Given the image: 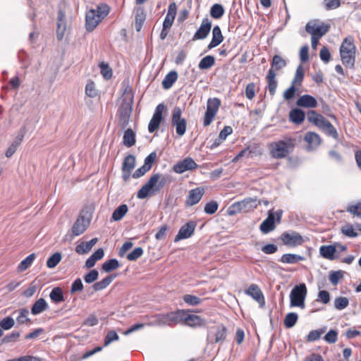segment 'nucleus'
I'll return each instance as SVG.
<instances>
[{"label": "nucleus", "mask_w": 361, "mask_h": 361, "mask_svg": "<svg viewBox=\"0 0 361 361\" xmlns=\"http://www.w3.org/2000/svg\"><path fill=\"white\" fill-rule=\"evenodd\" d=\"M98 271L96 269H92L84 276V280L87 283H92L98 279Z\"/></svg>", "instance_id": "obj_59"}, {"label": "nucleus", "mask_w": 361, "mask_h": 361, "mask_svg": "<svg viewBox=\"0 0 361 361\" xmlns=\"http://www.w3.org/2000/svg\"><path fill=\"white\" fill-rule=\"evenodd\" d=\"M219 204L216 201H211L204 206V211L206 214H213L218 209Z\"/></svg>", "instance_id": "obj_56"}, {"label": "nucleus", "mask_w": 361, "mask_h": 361, "mask_svg": "<svg viewBox=\"0 0 361 361\" xmlns=\"http://www.w3.org/2000/svg\"><path fill=\"white\" fill-rule=\"evenodd\" d=\"M15 325L14 319L11 317H6L0 321V326L4 330H9Z\"/></svg>", "instance_id": "obj_52"}, {"label": "nucleus", "mask_w": 361, "mask_h": 361, "mask_svg": "<svg viewBox=\"0 0 361 361\" xmlns=\"http://www.w3.org/2000/svg\"><path fill=\"white\" fill-rule=\"evenodd\" d=\"M92 247L90 246L87 242H82L80 244L76 246L75 252L79 255H84L90 251Z\"/></svg>", "instance_id": "obj_58"}, {"label": "nucleus", "mask_w": 361, "mask_h": 361, "mask_svg": "<svg viewBox=\"0 0 361 361\" xmlns=\"http://www.w3.org/2000/svg\"><path fill=\"white\" fill-rule=\"evenodd\" d=\"M304 140L308 144V148L310 149L316 148L321 143V138L319 135L314 132L307 133Z\"/></svg>", "instance_id": "obj_29"}, {"label": "nucleus", "mask_w": 361, "mask_h": 361, "mask_svg": "<svg viewBox=\"0 0 361 361\" xmlns=\"http://www.w3.org/2000/svg\"><path fill=\"white\" fill-rule=\"evenodd\" d=\"M296 105L304 108H315L317 106V102L312 95L304 94L298 99Z\"/></svg>", "instance_id": "obj_25"}, {"label": "nucleus", "mask_w": 361, "mask_h": 361, "mask_svg": "<svg viewBox=\"0 0 361 361\" xmlns=\"http://www.w3.org/2000/svg\"><path fill=\"white\" fill-rule=\"evenodd\" d=\"M164 109L165 106L164 104H159L156 107L155 111L148 125V130L149 133H153L159 128L162 121V114Z\"/></svg>", "instance_id": "obj_17"}, {"label": "nucleus", "mask_w": 361, "mask_h": 361, "mask_svg": "<svg viewBox=\"0 0 361 361\" xmlns=\"http://www.w3.org/2000/svg\"><path fill=\"white\" fill-rule=\"evenodd\" d=\"M346 210L354 216H361V200L348 205Z\"/></svg>", "instance_id": "obj_49"}, {"label": "nucleus", "mask_w": 361, "mask_h": 361, "mask_svg": "<svg viewBox=\"0 0 361 361\" xmlns=\"http://www.w3.org/2000/svg\"><path fill=\"white\" fill-rule=\"evenodd\" d=\"M224 40V37L221 33V30L219 26L216 25L212 30V39L208 45V49H211L214 47H217Z\"/></svg>", "instance_id": "obj_28"}, {"label": "nucleus", "mask_w": 361, "mask_h": 361, "mask_svg": "<svg viewBox=\"0 0 361 361\" xmlns=\"http://www.w3.org/2000/svg\"><path fill=\"white\" fill-rule=\"evenodd\" d=\"M197 166L198 165L192 158L187 157L176 164L173 169L176 173L181 174L186 171L195 169Z\"/></svg>", "instance_id": "obj_18"}, {"label": "nucleus", "mask_w": 361, "mask_h": 361, "mask_svg": "<svg viewBox=\"0 0 361 361\" xmlns=\"http://www.w3.org/2000/svg\"><path fill=\"white\" fill-rule=\"evenodd\" d=\"M109 13L106 4H100L95 9H90L86 13L85 27L89 32L92 31Z\"/></svg>", "instance_id": "obj_4"}, {"label": "nucleus", "mask_w": 361, "mask_h": 361, "mask_svg": "<svg viewBox=\"0 0 361 361\" xmlns=\"http://www.w3.org/2000/svg\"><path fill=\"white\" fill-rule=\"evenodd\" d=\"M29 131V128L27 124H24L18 131L16 137L13 141L8 147L6 151L5 155L7 158L11 157L13 154L16 152L18 147L21 145L23 141L24 137L26 133Z\"/></svg>", "instance_id": "obj_15"}, {"label": "nucleus", "mask_w": 361, "mask_h": 361, "mask_svg": "<svg viewBox=\"0 0 361 361\" xmlns=\"http://www.w3.org/2000/svg\"><path fill=\"white\" fill-rule=\"evenodd\" d=\"M123 145L128 147L133 146L135 142V133L133 130L128 128L126 130L123 135Z\"/></svg>", "instance_id": "obj_39"}, {"label": "nucleus", "mask_w": 361, "mask_h": 361, "mask_svg": "<svg viewBox=\"0 0 361 361\" xmlns=\"http://www.w3.org/2000/svg\"><path fill=\"white\" fill-rule=\"evenodd\" d=\"M90 225L89 218H85L83 214H80L74 223L72 227V232L75 236L83 233Z\"/></svg>", "instance_id": "obj_20"}, {"label": "nucleus", "mask_w": 361, "mask_h": 361, "mask_svg": "<svg viewBox=\"0 0 361 361\" xmlns=\"http://www.w3.org/2000/svg\"><path fill=\"white\" fill-rule=\"evenodd\" d=\"M183 320V310H178L175 312H170L166 314H158L152 317L149 325L164 326H172L176 325Z\"/></svg>", "instance_id": "obj_3"}, {"label": "nucleus", "mask_w": 361, "mask_h": 361, "mask_svg": "<svg viewBox=\"0 0 361 361\" xmlns=\"http://www.w3.org/2000/svg\"><path fill=\"white\" fill-rule=\"evenodd\" d=\"M298 319V316L295 312H290L286 314L284 319V326L286 328H292L295 326Z\"/></svg>", "instance_id": "obj_45"}, {"label": "nucleus", "mask_w": 361, "mask_h": 361, "mask_svg": "<svg viewBox=\"0 0 361 361\" xmlns=\"http://www.w3.org/2000/svg\"><path fill=\"white\" fill-rule=\"evenodd\" d=\"M171 125L176 129V134L181 137L187 128V122L185 118L182 117V110L180 107L176 106L172 112Z\"/></svg>", "instance_id": "obj_10"}, {"label": "nucleus", "mask_w": 361, "mask_h": 361, "mask_svg": "<svg viewBox=\"0 0 361 361\" xmlns=\"http://www.w3.org/2000/svg\"><path fill=\"white\" fill-rule=\"evenodd\" d=\"M245 293L251 296L255 300H256L259 304L264 303V298L263 293L257 285L251 284L248 289L245 290Z\"/></svg>", "instance_id": "obj_26"}, {"label": "nucleus", "mask_w": 361, "mask_h": 361, "mask_svg": "<svg viewBox=\"0 0 361 361\" xmlns=\"http://www.w3.org/2000/svg\"><path fill=\"white\" fill-rule=\"evenodd\" d=\"M349 304V300L345 297H338L334 300V307L336 309L341 310L345 309Z\"/></svg>", "instance_id": "obj_50"}, {"label": "nucleus", "mask_w": 361, "mask_h": 361, "mask_svg": "<svg viewBox=\"0 0 361 361\" xmlns=\"http://www.w3.org/2000/svg\"><path fill=\"white\" fill-rule=\"evenodd\" d=\"M342 233L350 238H355L357 236V233L355 232V228L350 224H346L341 228Z\"/></svg>", "instance_id": "obj_54"}, {"label": "nucleus", "mask_w": 361, "mask_h": 361, "mask_svg": "<svg viewBox=\"0 0 361 361\" xmlns=\"http://www.w3.org/2000/svg\"><path fill=\"white\" fill-rule=\"evenodd\" d=\"M329 25L319 22L317 20H311L306 24L305 30L313 37H322L329 30Z\"/></svg>", "instance_id": "obj_13"}, {"label": "nucleus", "mask_w": 361, "mask_h": 361, "mask_svg": "<svg viewBox=\"0 0 361 361\" xmlns=\"http://www.w3.org/2000/svg\"><path fill=\"white\" fill-rule=\"evenodd\" d=\"M133 104V96L130 91L126 89L122 104L119 110L118 123L123 128H126L129 123V119L132 113V106Z\"/></svg>", "instance_id": "obj_7"}, {"label": "nucleus", "mask_w": 361, "mask_h": 361, "mask_svg": "<svg viewBox=\"0 0 361 361\" xmlns=\"http://www.w3.org/2000/svg\"><path fill=\"white\" fill-rule=\"evenodd\" d=\"M18 313L16 317V322L18 324H23L26 322L30 321V319L28 317L29 311L26 308H22L17 311H15L13 314Z\"/></svg>", "instance_id": "obj_36"}, {"label": "nucleus", "mask_w": 361, "mask_h": 361, "mask_svg": "<svg viewBox=\"0 0 361 361\" xmlns=\"http://www.w3.org/2000/svg\"><path fill=\"white\" fill-rule=\"evenodd\" d=\"M339 52L343 64L346 67L353 68L356 58V47L353 37L348 36L343 39Z\"/></svg>", "instance_id": "obj_2"}, {"label": "nucleus", "mask_w": 361, "mask_h": 361, "mask_svg": "<svg viewBox=\"0 0 361 361\" xmlns=\"http://www.w3.org/2000/svg\"><path fill=\"white\" fill-rule=\"evenodd\" d=\"M286 66V61L281 56L275 55L273 57L272 63H271V68L270 69H273L275 73L276 71L281 70Z\"/></svg>", "instance_id": "obj_41"}, {"label": "nucleus", "mask_w": 361, "mask_h": 361, "mask_svg": "<svg viewBox=\"0 0 361 361\" xmlns=\"http://www.w3.org/2000/svg\"><path fill=\"white\" fill-rule=\"evenodd\" d=\"M178 78V74L176 71L169 72L162 80V87L168 90L172 87Z\"/></svg>", "instance_id": "obj_35"}, {"label": "nucleus", "mask_w": 361, "mask_h": 361, "mask_svg": "<svg viewBox=\"0 0 361 361\" xmlns=\"http://www.w3.org/2000/svg\"><path fill=\"white\" fill-rule=\"evenodd\" d=\"M49 297L51 300L55 303H59L64 301L63 291L59 287L54 288L49 294Z\"/></svg>", "instance_id": "obj_38"}, {"label": "nucleus", "mask_w": 361, "mask_h": 361, "mask_svg": "<svg viewBox=\"0 0 361 361\" xmlns=\"http://www.w3.org/2000/svg\"><path fill=\"white\" fill-rule=\"evenodd\" d=\"M35 259V255L34 253L28 255L25 259H24L18 265V269L19 271H24L26 270L33 262Z\"/></svg>", "instance_id": "obj_46"}, {"label": "nucleus", "mask_w": 361, "mask_h": 361, "mask_svg": "<svg viewBox=\"0 0 361 361\" xmlns=\"http://www.w3.org/2000/svg\"><path fill=\"white\" fill-rule=\"evenodd\" d=\"M146 15L144 10L142 8H137L136 9L135 18V27L137 32H140L142 29V25L145 20Z\"/></svg>", "instance_id": "obj_34"}, {"label": "nucleus", "mask_w": 361, "mask_h": 361, "mask_svg": "<svg viewBox=\"0 0 361 361\" xmlns=\"http://www.w3.org/2000/svg\"><path fill=\"white\" fill-rule=\"evenodd\" d=\"M221 105V101L218 98H209L207 100V111L204 116L203 124L208 126L213 121Z\"/></svg>", "instance_id": "obj_12"}, {"label": "nucleus", "mask_w": 361, "mask_h": 361, "mask_svg": "<svg viewBox=\"0 0 361 361\" xmlns=\"http://www.w3.org/2000/svg\"><path fill=\"white\" fill-rule=\"evenodd\" d=\"M304 259L305 257L301 255L288 253L283 255L279 261L284 264H295Z\"/></svg>", "instance_id": "obj_33"}, {"label": "nucleus", "mask_w": 361, "mask_h": 361, "mask_svg": "<svg viewBox=\"0 0 361 361\" xmlns=\"http://www.w3.org/2000/svg\"><path fill=\"white\" fill-rule=\"evenodd\" d=\"M135 166V158L133 155L127 156L123 161L122 166L123 178L126 181L130 176L131 171Z\"/></svg>", "instance_id": "obj_22"}, {"label": "nucleus", "mask_w": 361, "mask_h": 361, "mask_svg": "<svg viewBox=\"0 0 361 361\" xmlns=\"http://www.w3.org/2000/svg\"><path fill=\"white\" fill-rule=\"evenodd\" d=\"M343 276V272L341 270L332 271L329 276V281L332 285L336 286Z\"/></svg>", "instance_id": "obj_57"}, {"label": "nucleus", "mask_w": 361, "mask_h": 361, "mask_svg": "<svg viewBox=\"0 0 361 361\" xmlns=\"http://www.w3.org/2000/svg\"><path fill=\"white\" fill-rule=\"evenodd\" d=\"M290 120L295 123H301L305 118V112L300 109H293L290 111L289 114Z\"/></svg>", "instance_id": "obj_32"}, {"label": "nucleus", "mask_w": 361, "mask_h": 361, "mask_svg": "<svg viewBox=\"0 0 361 361\" xmlns=\"http://www.w3.org/2000/svg\"><path fill=\"white\" fill-rule=\"evenodd\" d=\"M99 68L101 69V74L106 80H109L111 78L112 70L107 63L104 62L101 63L99 64Z\"/></svg>", "instance_id": "obj_51"}, {"label": "nucleus", "mask_w": 361, "mask_h": 361, "mask_svg": "<svg viewBox=\"0 0 361 361\" xmlns=\"http://www.w3.org/2000/svg\"><path fill=\"white\" fill-rule=\"evenodd\" d=\"M183 300L187 304H188L190 305H193V306L197 305L200 304L202 302V300L200 298H198L195 295H189V294L185 295L183 296Z\"/></svg>", "instance_id": "obj_53"}, {"label": "nucleus", "mask_w": 361, "mask_h": 361, "mask_svg": "<svg viewBox=\"0 0 361 361\" xmlns=\"http://www.w3.org/2000/svg\"><path fill=\"white\" fill-rule=\"evenodd\" d=\"M128 210V208L126 204L120 205L114 211L111 216L112 219L116 221L121 220L126 214Z\"/></svg>", "instance_id": "obj_37"}, {"label": "nucleus", "mask_w": 361, "mask_h": 361, "mask_svg": "<svg viewBox=\"0 0 361 361\" xmlns=\"http://www.w3.org/2000/svg\"><path fill=\"white\" fill-rule=\"evenodd\" d=\"M224 8L222 5L219 4H214L210 9V15L215 19H219L224 14Z\"/></svg>", "instance_id": "obj_43"}, {"label": "nucleus", "mask_w": 361, "mask_h": 361, "mask_svg": "<svg viewBox=\"0 0 361 361\" xmlns=\"http://www.w3.org/2000/svg\"><path fill=\"white\" fill-rule=\"evenodd\" d=\"M86 94L90 97H94L97 94L95 85L93 82H88L85 87Z\"/></svg>", "instance_id": "obj_64"}, {"label": "nucleus", "mask_w": 361, "mask_h": 361, "mask_svg": "<svg viewBox=\"0 0 361 361\" xmlns=\"http://www.w3.org/2000/svg\"><path fill=\"white\" fill-rule=\"evenodd\" d=\"M256 94V86L253 82L247 85L245 88V96L248 99H252Z\"/></svg>", "instance_id": "obj_60"}, {"label": "nucleus", "mask_w": 361, "mask_h": 361, "mask_svg": "<svg viewBox=\"0 0 361 361\" xmlns=\"http://www.w3.org/2000/svg\"><path fill=\"white\" fill-rule=\"evenodd\" d=\"M115 276H108L100 281L95 283L93 285V288L95 291L102 290L106 288L114 279Z\"/></svg>", "instance_id": "obj_40"}, {"label": "nucleus", "mask_w": 361, "mask_h": 361, "mask_svg": "<svg viewBox=\"0 0 361 361\" xmlns=\"http://www.w3.org/2000/svg\"><path fill=\"white\" fill-rule=\"evenodd\" d=\"M319 253L322 257L329 260H334L338 257L336 256L337 248L334 245L321 246Z\"/></svg>", "instance_id": "obj_27"}, {"label": "nucleus", "mask_w": 361, "mask_h": 361, "mask_svg": "<svg viewBox=\"0 0 361 361\" xmlns=\"http://www.w3.org/2000/svg\"><path fill=\"white\" fill-rule=\"evenodd\" d=\"M267 80L268 82V90L269 94L273 96L276 92V90L278 85L276 80V73L273 69H270L267 75Z\"/></svg>", "instance_id": "obj_31"}, {"label": "nucleus", "mask_w": 361, "mask_h": 361, "mask_svg": "<svg viewBox=\"0 0 361 361\" xmlns=\"http://www.w3.org/2000/svg\"><path fill=\"white\" fill-rule=\"evenodd\" d=\"M338 333L336 330H330L324 336V340L329 343H334L336 342Z\"/></svg>", "instance_id": "obj_63"}, {"label": "nucleus", "mask_w": 361, "mask_h": 361, "mask_svg": "<svg viewBox=\"0 0 361 361\" xmlns=\"http://www.w3.org/2000/svg\"><path fill=\"white\" fill-rule=\"evenodd\" d=\"M307 288L305 283L295 286L290 294V307H298L304 309Z\"/></svg>", "instance_id": "obj_8"}, {"label": "nucleus", "mask_w": 361, "mask_h": 361, "mask_svg": "<svg viewBox=\"0 0 361 361\" xmlns=\"http://www.w3.org/2000/svg\"><path fill=\"white\" fill-rule=\"evenodd\" d=\"M293 147V140L290 138H287L270 143L269 148L272 157L281 159L286 157Z\"/></svg>", "instance_id": "obj_6"}, {"label": "nucleus", "mask_w": 361, "mask_h": 361, "mask_svg": "<svg viewBox=\"0 0 361 361\" xmlns=\"http://www.w3.org/2000/svg\"><path fill=\"white\" fill-rule=\"evenodd\" d=\"M204 193V188L198 187L189 191L188 196L186 200L188 206H192L197 204L202 199Z\"/></svg>", "instance_id": "obj_23"}, {"label": "nucleus", "mask_w": 361, "mask_h": 361, "mask_svg": "<svg viewBox=\"0 0 361 361\" xmlns=\"http://www.w3.org/2000/svg\"><path fill=\"white\" fill-rule=\"evenodd\" d=\"M49 308L47 301L41 298L38 299L31 307V313L33 315H37L46 311Z\"/></svg>", "instance_id": "obj_30"}, {"label": "nucleus", "mask_w": 361, "mask_h": 361, "mask_svg": "<svg viewBox=\"0 0 361 361\" xmlns=\"http://www.w3.org/2000/svg\"><path fill=\"white\" fill-rule=\"evenodd\" d=\"M325 331V329H321L318 330H312L311 331L308 336H307V340L309 341H314L318 340L322 334H324Z\"/></svg>", "instance_id": "obj_62"}, {"label": "nucleus", "mask_w": 361, "mask_h": 361, "mask_svg": "<svg viewBox=\"0 0 361 361\" xmlns=\"http://www.w3.org/2000/svg\"><path fill=\"white\" fill-rule=\"evenodd\" d=\"M283 211L279 209L276 212L272 210L268 212V216L260 224L259 229L263 233H268L275 228V221L279 223L282 216Z\"/></svg>", "instance_id": "obj_11"}, {"label": "nucleus", "mask_w": 361, "mask_h": 361, "mask_svg": "<svg viewBox=\"0 0 361 361\" xmlns=\"http://www.w3.org/2000/svg\"><path fill=\"white\" fill-rule=\"evenodd\" d=\"M307 120L320 129H322L327 135L334 139L338 138V133L334 126L326 120L323 116L319 114L314 110L307 112Z\"/></svg>", "instance_id": "obj_5"}, {"label": "nucleus", "mask_w": 361, "mask_h": 361, "mask_svg": "<svg viewBox=\"0 0 361 361\" xmlns=\"http://www.w3.org/2000/svg\"><path fill=\"white\" fill-rule=\"evenodd\" d=\"M119 266H120L119 262L117 259H111L106 261L102 264V269L105 272H110L111 271H114V270H116V269H118L119 267Z\"/></svg>", "instance_id": "obj_44"}, {"label": "nucleus", "mask_w": 361, "mask_h": 361, "mask_svg": "<svg viewBox=\"0 0 361 361\" xmlns=\"http://www.w3.org/2000/svg\"><path fill=\"white\" fill-rule=\"evenodd\" d=\"M185 324L191 327L202 326L206 325L204 319L198 315L195 314H185L183 310V320Z\"/></svg>", "instance_id": "obj_24"}, {"label": "nucleus", "mask_w": 361, "mask_h": 361, "mask_svg": "<svg viewBox=\"0 0 361 361\" xmlns=\"http://www.w3.org/2000/svg\"><path fill=\"white\" fill-rule=\"evenodd\" d=\"M212 27V23L208 18H204L200 27L195 33L192 40L203 39L207 37Z\"/></svg>", "instance_id": "obj_21"}, {"label": "nucleus", "mask_w": 361, "mask_h": 361, "mask_svg": "<svg viewBox=\"0 0 361 361\" xmlns=\"http://www.w3.org/2000/svg\"><path fill=\"white\" fill-rule=\"evenodd\" d=\"M119 338L117 333L115 331H110L107 333L105 338H104V345L107 346L111 343L115 341H118Z\"/></svg>", "instance_id": "obj_61"}, {"label": "nucleus", "mask_w": 361, "mask_h": 361, "mask_svg": "<svg viewBox=\"0 0 361 361\" xmlns=\"http://www.w3.org/2000/svg\"><path fill=\"white\" fill-rule=\"evenodd\" d=\"M215 63V59L213 56H207L201 59L199 63L198 67L201 70L210 68L214 66Z\"/></svg>", "instance_id": "obj_42"}, {"label": "nucleus", "mask_w": 361, "mask_h": 361, "mask_svg": "<svg viewBox=\"0 0 361 361\" xmlns=\"http://www.w3.org/2000/svg\"><path fill=\"white\" fill-rule=\"evenodd\" d=\"M143 254V250L142 247H136L131 252L127 255V259L129 261H135L140 258Z\"/></svg>", "instance_id": "obj_55"}, {"label": "nucleus", "mask_w": 361, "mask_h": 361, "mask_svg": "<svg viewBox=\"0 0 361 361\" xmlns=\"http://www.w3.org/2000/svg\"><path fill=\"white\" fill-rule=\"evenodd\" d=\"M281 239L283 244L288 247H296L302 245L304 242L302 236L295 231L282 233Z\"/></svg>", "instance_id": "obj_16"}, {"label": "nucleus", "mask_w": 361, "mask_h": 361, "mask_svg": "<svg viewBox=\"0 0 361 361\" xmlns=\"http://www.w3.org/2000/svg\"><path fill=\"white\" fill-rule=\"evenodd\" d=\"M61 258L62 257L61 253L55 252L47 259V266L50 269L56 267L57 264L61 262Z\"/></svg>", "instance_id": "obj_48"}, {"label": "nucleus", "mask_w": 361, "mask_h": 361, "mask_svg": "<svg viewBox=\"0 0 361 361\" xmlns=\"http://www.w3.org/2000/svg\"><path fill=\"white\" fill-rule=\"evenodd\" d=\"M226 332V327L222 324L209 327L207 338L208 343H219L225 341Z\"/></svg>", "instance_id": "obj_14"}, {"label": "nucleus", "mask_w": 361, "mask_h": 361, "mask_svg": "<svg viewBox=\"0 0 361 361\" xmlns=\"http://www.w3.org/2000/svg\"><path fill=\"white\" fill-rule=\"evenodd\" d=\"M304 78V69L301 65L298 66L295 73V77L291 82L293 85H300Z\"/></svg>", "instance_id": "obj_47"}, {"label": "nucleus", "mask_w": 361, "mask_h": 361, "mask_svg": "<svg viewBox=\"0 0 361 361\" xmlns=\"http://www.w3.org/2000/svg\"><path fill=\"white\" fill-rule=\"evenodd\" d=\"M197 224L195 221H190L180 227L178 234L174 238L175 242H178L183 239H186L192 236L194 233Z\"/></svg>", "instance_id": "obj_19"}, {"label": "nucleus", "mask_w": 361, "mask_h": 361, "mask_svg": "<svg viewBox=\"0 0 361 361\" xmlns=\"http://www.w3.org/2000/svg\"><path fill=\"white\" fill-rule=\"evenodd\" d=\"M168 183V178L162 174L152 175L149 180L139 190L137 197L139 199H145L148 196L154 195L160 191Z\"/></svg>", "instance_id": "obj_1"}, {"label": "nucleus", "mask_w": 361, "mask_h": 361, "mask_svg": "<svg viewBox=\"0 0 361 361\" xmlns=\"http://www.w3.org/2000/svg\"><path fill=\"white\" fill-rule=\"evenodd\" d=\"M261 204V202L255 197H247L242 201L233 203L229 208L230 214L235 212H248L252 211Z\"/></svg>", "instance_id": "obj_9"}]
</instances>
